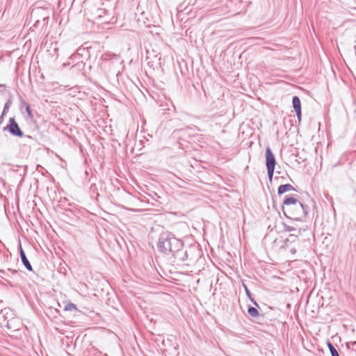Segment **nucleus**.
Returning a JSON list of instances; mask_svg holds the SVG:
<instances>
[{
  "label": "nucleus",
  "instance_id": "nucleus-28",
  "mask_svg": "<svg viewBox=\"0 0 356 356\" xmlns=\"http://www.w3.org/2000/svg\"><path fill=\"white\" fill-rule=\"evenodd\" d=\"M6 326L8 327V329H10V326H9V325H8V323L7 324V325H6Z\"/></svg>",
  "mask_w": 356,
  "mask_h": 356
},
{
  "label": "nucleus",
  "instance_id": "nucleus-15",
  "mask_svg": "<svg viewBox=\"0 0 356 356\" xmlns=\"http://www.w3.org/2000/svg\"><path fill=\"white\" fill-rule=\"evenodd\" d=\"M87 52H88V51H87L86 48H81V47H80V48H79L77 49L76 54L75 55H72L70 57V58L71 59H74V58H76V57H78L79 56H83V54L84 53H87Z\"/></svg>",
  "mask_w": 356,
  "mask_h": 356
},
{
  "label": "nucleus",
  "instance_id": "nucleus-27",
  "mask_svg": "<svg viewBox=\"0 0 356 356\" xmlns=\"http://www.w3.org/2000/svg\"><path fill=\"white\" fill-rule=\"evenodd\" d=\"M8 270L12 271L13 273H16L17 272L16 270H12L11 269H8Z\"/></svg>",
  "mask_w": 356,
  "mask_h": 356
},
{
  "label": "nucleus",
  "instance_id": "nucleus-7",
  "mask_svg": "<svg viewBox=\"0 0 356 356\" xmlns=\"http://www.w3.org/2000/svg\"><path fill=\"white\" fill-rule=\"evenodd\" d=\"M19 255H20L21 261H22V264H24V267L29 271H33L32 266H31V263L29 262L28 258L26 257L25 252L23 250L20 242H19Z\"/></svg>",
  "mask_w": 356,
  "mask_h": 356
},
{
  "label": "nucleus",
  "instance_id": "nucleus-6",
  "mask_svg": "<svg viewBox=\"0 0 356 356\" xmlns=\"http://www.w3.org/2000/svg\"><path fill=\"white\" fill-rule=\"evenodd\" d=\"M292 104H293V108L294 109V111L296 114L297 118H298V121L300 122L301 120V115H302L301 102H300V98L298 96L295 95L293 97Z\"/></svg>",
  "mask_w": 356,
  "mask_h": 356
},
{
  "label": "nucleus",
  "instance_id": "nucleus-23",
  "mask_svg": "<svg viewBox=\"0 0 356 356\" xmlns=\"http://www.w3.org/2000/svg\"><path fill=\"white\" fill-rule=\"evenodd\" d=\"M290 252H291V254H295V253L296 252V250L295 248H291V249L290 250Z\"/></svg>",
  "mask_w": 356,
  "mask_h": 356
},
{
  "label": "nucleus",
  "instance_id": "nucleus-12",
  "mask_svg": "<svg viewBox=\"0 0 356 356\" xmlns=\"http://www.w3.org/2000/svg\"><path fill=\"white\" fill-rule=\"evenodd\" d=\"M243 287L245 290V294L248 299L253 303L254 306H256L257 307H259L257 301L252 298V293H250L248 286L244 283H243Z\"/></svg>",
  "mask_w": 356,
  "mask_h": 356
},
{
  "label": "nucleus",
  "instance_id": "nucleus-2",
  "mask_svg": "<svg viewBox=\"0 0 356 356\" xmlns=\"http://www.w3.org/2000/svg\"><path fill=\"white\" fill-rule=\"evenodd\" d=\"M284 215L289 219L302 221L306 219L309 207L292 196H286L282 205Z\"/></svg>",
  "mask_w": 356,
  "mask_h": 356
},
{
  "label": "nucleus",
  "instance_id": "nucleus-14",
  "mask_svg": "<svg viewBox=\"0 0 356 356\" xmlns=\"http://www.w3.org/2000/svg\"><path fill=\"white\" fill-rule=\"evenodd\" d=\"M298 240L297 234H290L287 238L284 241V244L282 247L288 246L289 243H292L296 242Z\"/></svg>",
  "mask_w": 356,
  "mask_h": 356
},
{
  "label": "nucleus",
  "instance_id": "nucleus-22",
  "mask_svg": "<svg viewBox=\"0 0 356 356\" xmlns=\"http://www.w3.org/2000/svg\"><path fill=\"white\" fill-rule=\"evenodd\" d=\"M184 131H185L184 129H178V130H175L173 134H177L184 132Z\"/></svg>",
  "mask_w": 356,
  "mask_h": 356
},
{
  "label": "nucleus",
  "instance_id": "nucleus-25",
  "mask_svg": "<svg viewBox=\"0 0 356 356\" xmlns=\"http://www.w3.org/2000/svg\"><path fill=\"white\" fill-rule=\"evenodd\" d=\"M4 115H3V113H1L0 116V123L2 122Z\"/></svg>",
  "mask_w": 356,
  "mask_h": 356
},
{
  "label": "nucleus",
  "instance_id": "nucleus-26",
  "mask_svg": "<svg viewBox=\"0 0 356 356\" xmlns=\"http://www.w3.org/2000/svg\"><path fill=\"white\" fill-rule=\"evenodd\" d=\"M0 88H6V84H0Z\"/></svg>",
  "mask_w": 356,
  "mask_h": 356
},
{
  "label": "nucleus",
  "instance_id": "nucleus-3",
  "mask_svg": "<svg viewBox=\"0 0 356 356\" xmlns=\"http://www.w3.org/2000/svg\"><path fill=\"white\" fill-rule=\"evenodd\" d=\"M177 237L175 235L168 230H162L158 238L156 248L161 253L167 255L169 248L172 244V241H175Z\"/></svg>",
  "mask_w": 356,
  "mask_h": 356
},
{
  "label": "nucleus",
  "instance_id": "nucleus-4",
  "mask_svg": "<svg viewBox=\"0 0 356 356\" xmlns=\"http://www.w3.org/2000/svg\"><path fill=\"white\" fill-rule=\"evenodd\" d=\"M3 131H7L10 136L16 138H22L24 136V134L18 123L15 120V118H10L8 122L6 127L3 129Z\"/></svg>",
  "mask_w": 356,
  "mask_h": 356
},
{
  "label": "nucleus",
  "instance_id": "nucleus-18",
  "mask_svg": "<svg viewBox=\"0 0 356 356\" xmlns=\"http://www.w3.org/2000/svg\"><path fill=\"white\" fill-rule=\"evenodd\" d=\"M267 169V173H268V177L270 181H272L275 168H266Z\"/></svg>",
  "mask_w": 356,
  "mask_h": 356
},
{
  "label": "nucleus",
  "instance_id": "nucleus-16",
  "mask_svg": "<svg viewBox=\"0 0 356 356\" xmlns=\"http://www.w3.org/2000/svg\"><path fill=\"white\" fill-rule=\"evenodd\" d=\"M65 311H77L76 305L71 302L67 303L64 307Z\"/></svg>",
  "mask_w": 356,
  "mask_h": 356
},
{
  "label": "nucleus",
  "instance_id": "nucleus-13",
  "mask_svg": "<svg viewBox=\"0 0 356 356\" xmlns=\"http://www.w3.org/2000/svg\"><path fill=\"white\" fill-rule=\"evenodd\" d=\"M326 345L330 350L331 356H339V353L337 349L334 346V345L329 340H327L326 341Z\"/></svg>",
  "mask_w": 356,
  "mask_h": 356
},
{
  "label": "nucleus",
  "instance_id": "nucleus-20",
  "mask_svg": "<svg viewBox=\"0 0 356 356\" xmlns=\"http://www.w3.org/2000/svg\"><path fill=\"white\" fill-rule=\"evenodd\" d=\"M84 65L85 64L83 62V60H81V61H78L75 65H74L72 66V67H77L78 69H79L81 67H83Z\"/></svg>",
  "mask_w": 356,
  "mask_h": 356
},
{
  "label": "nucleus",
  "instance_id": "nucleus-9",
  "mask_svg": "<svg viewBox=\"0 0 356 356\" xmlns=\"http://www.w3.org/2000/svg\"><path fill=\"white\" fill-rule=\"evenodd\" d=\"M296 191L295 188L290 184H282L277 188V195L279 196H281L284 193H285L288 191Z\"/></svg>",
  "mask_w": 356,
  "mask_h": 356
},
{
  "label": "nucleus",
  "instance_id": "nucleus-24",
  "mask_svg": "<svg viewBox=\"0 0 356 356\" xmlns=\"http://www.w3.org/2000/svg\"><path fill=\"white\" fill-rule=\"evenodd\" d=\"M351 345L353 346V348H356V341L351 342Z\"/></svg>",
  "mask_w": 356,
  "mask_h": 356
},
{
  "label": "nucleus",
  "instance_id": "nucleus-1",
  "mask_svg": "<svg viewBox=\"0 0 356 356\" xmlns=\"http://www.w3.org/2000/svg\"><path fill=\"white\" fill-rule=\"evenodd\" d=\"M201 252L198 245H191L185 247L184 242L177 238L172 241L166 256H170L173 263L184 262L187 260L193 261L200 257Z\"/></svg>",
  "mask_w": 356,
  "mask_h": 356
},
{
  "label": "nucleus",
  "instance_id": "nucleus-19",
  "mask_svg": "<svg viewBox=\"0 0 356 356\" xmlns=\"http://www.w3.org/2000/svg\"><path fill=\"white\" fill-rule=\"evenodd\" d=\"M284 230L287 232H293L297 231V229L284 223Z\"/></svg>",
  "mask_w": 356,
  "mask_h": 356
},
{
  "label": "nucleus",
  "instance_id": "nucleus-17",
  "mask_svg": "<svg viewBox=\"0 0 356 356\" xmlns=\"http://www.w3.org/2000/svg\"><path fill=\"white\" fill-rule=\"evenodd\" d=\"M11 104H12V99H11V96H10V98L7 100V102H6V104L4 105L3 110V115H5L8 113Z\"/></svg>",
  "mask_w": 356,
  "mask_h": 356
},
{
  "label": "nucleus",
  "instance_id": "nucleus-10",
  "mask_svg": "<svg viewBox=\"0 0 356 356\" xmlns=\"http://www.w3.org/2000/svg\"><path fill=\"white\" fill-rule=\"evenodd\" d=\"M106 13H107V11L104 8H95L94 12L92 13L93 19L97 20V19H101Z\"/></svg>",
  "mask_w": 356,
  "mask_h": 356
},
{
  "label": "nucleus",
  "instance_id": "nucleus-21",
  "mask_svg": "<svg viewBox=\"0 0 356 356\" xmlns=\"http://www.w3.org/2000/svg\"><path fill=\"white\" fill-rule=\"evenodd\" d=\"M48 21H49V17H44L43 18L44 25V24H47Z\"/></svg>",
  "mask_w": 356,
  "mask_h": 356
},
{
  "label": "nucleus",
  "instance_id": "nucleus-29",
  "mask_svg": "<svg viewBox=\"0 0 356 356\" xmlns=\"http://www.w3.org/2000/svg\"><path fill=\"white\" fill-rule=\"evenodd\" d=\"M346 346H347L348 348H349V343H346Z\"/></svg>",
  "mask_w": 356,
  "mask_h": 356
},
{
  "label": "nucleus",
  "instance_id": "nucleus-8",
  "mask_svg": "<svg viewBox=\"0 0 356 356\" xmlns=\"http://www.w3.org/2000/svg\"><path fill=\"white\" fill-rule=\"evenodd\" d=\"M23 108H25L26 113H27L26 119L29 120L31 122H33L34 121V115H33L31 105L26 101L23 100L21 102L20 110L22 111Z\"/></svg>",
  "mask_w": 356,
  "mask_h": 356
},
{
  "label": "nucleus",
  "instance_id": "nucleus-5",
  "mask_svg": "<svg viewBox=\"0 0 356 356\" xmlns=\"http://www.w3.org/2000/svg\"><path fill=\"white\" fill-rule=\"evenodd\" d=\"M265 156L266 168H275L276 159L270 147L266 148Z\"/></svg>",
  "mask_w": 356,
  "mask_h": 356
},
{
  "label": "nucleus",
  "instance_id": "nucleus-11",
  "mask_svg": "<svg viewBox=\"0 0 356 356\" xmlns=\"http://www.w3.org/2000/svg\"><path fill=\"white\" fill-rule=\"evenodd\" d=\"M248 314L252 316V317H254V318H259V317H263L264 315L262 314H260V313L259 312V311L257 310V309L254 307H252V306H248Z\"/></svg>",
  "mask_w": 356,
  "mask_h": 356
}]
</instances>
